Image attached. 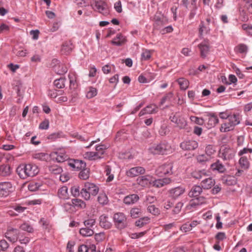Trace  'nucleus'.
Returning a JSON list of instances; mask_svg holds the SVG:
<instances>
[{"mask_svg": "<svg viewBox=\"0 0 252 252\" xmlns=\"http://www.w3.org/2000/svg\"><path fill=\"white\" fill-rule=\"evenodd\" d=\"M139 199L138 195L132 194L126 196L124 199V202L127 205L134 204Z\"/></svg>", "mask_w": 252, "mask_h": 252, "instance_id": "obj_25", "label": "nucleus"}, {"mask_svg": "<svg viewBox=\"0 0 252 252\" xmlns=\"http://www.w3.org/2000/svg\"><path fill=\"white\" fill-rule=\"evenodd\" d=\"M94 238L97 242H101L104 239V233L103 232L96 233L94 235Z\"/></svg>", "mask_w": 252, "mask_h": 252, "instance_id": "obj_61", "label": "nucleus"}, {"mask_svg": "<svg viewBox=\"0 0 252 252\" xmlns=\"http://www.w3.org/2000/svg\"><path fill=\"white\" fill-rule=\"evenodd\" d=\"M26 166L29 177L35 176L39 172V169L35 164H26Z\"/></svg>", "mask_w": 252, "mask_h": 252, "instance_id": "obj_21", "label": "nucleus"}, {"mask_svg": "<svg viewBox=\"0 0 252 252\" xmlns=\"http://www.w3.org/2000/svg\"><path fill=\"white\" fill-rule=\"evenodd\" d=\"M177 82L178 83L179 85L180 86V88L182 90H186L189 85V82L187 79L181 78H179L177 80Z\"/></svg>", "mask_w": 252, "mask_h": 252, "instance_id": "obj_39", "label": "nucleus"}, {"mask_svg": "<svg viewBox=\"0 0 252 252\" xmlns=\"http://www.w3.org/2000/svg\"><path fill=\"white\" fill-rule=\"evenodd\" d=\"M90 176V169L86 168L81 169V171L79 174V177L82 180H87Z\"/></svg>", "mask_w": 252, "mask_h": 252, "instance_id": "obj_36", "label": "nucleus"}, {"mask_svg": "<svg viewBox=\"0 0 252 252\" xmlns=\"http://www.w3.org/2000/svg\"><path fill=\"white\" fill-rule=\"evenodd\" d=\"M99 191V188L95 184L89 182L85 184L84 188L82 189L80 193L82 197L88 200L90 199L91 195H96Z\"/></svg>", "mask_w": 252, "mask_h": 252, "instance_id": "obj_1", "label": "nucleus"}, {"mask_svg": "<svg viewBox=\"0 0 252 252\" xmlns=\"http://www.w3.org/2000/svg\"><path fill=\"white\" fill-rule=\"evenodd\" d=\"M235 152L233 149L229 147H225L220 149L219 152V157L223 160H229L235 156Z\"/></svg>", "mask_w": 252, "mask_h": 252, "instance_id": "obj_7", "label": "nucleus"}, {"mask_svg": "<svg viewBox=\"0 0 252 252\" xmlns=\"http://www.w3.org/2000/svg\"><path fill=\"white\" fill-rule=\"evenodd\" d=\"M53 156L58 162H63L67 158V156L65 154L59 152L54 153Z\"/></svg>", "mask_w": 252, "mask_h": 252, "instance_id": "obj_30", "label": "nucleus"}, {"mask_svg": "<svg viewBox=\"0 0 252 252\" xmlns=\"http://www.w3.org/2000/svg\"><path fill=\"white\" fill-rule=\"evenodd\" d=\"M85 158L88 159L90 160H95L100 158H101L100 155H99V152H88L85 153L84 155Z\"/></svg>", "mask_w": 252, "mask_h": 252, "instance_id": "obj_29", "label": "nucleus"}, {"mask_svg": "<svg viewBox=\"0 0 252 252\" xmlns=\"http://www.w3.org/2000/svg\"><path fill=\"white\" fill-rule=\"evenodd\" d=\"M68 165L76 170H81L86 166V164L84 161L79 159H70L68 162Z\"/></svg>", "mask_w": 252, "mask_h": 252, "instance_id": "obj_14", "label": "nucleus"}, {"mask_svg": "<svg viewBox=\"0 0 252 252\" xmlns=\"http://www.w3.org/2000/svg\"><path fill=\"white\" fill-rule=\"evenodd\" d=\"M169 119L180 129H185L187 126L186 120L178 112L172 114L169 117Z\"/></svg>", "mask_w": 252, "mask_h": 252, "instance_id": "obj_5", "label": "nucleus"}, {"mask_svg": "<svg viewBox=\"0 0 252 252\" xmlns=\"http://www.w3.org/2000/svg\"><path fill=\"white\" fill-rule=\"evenodd\" d=\"M198 144L197 141L193 140L185 141L180 144V147L184 150L191 151L196 149Z\"/></svg>", "mask_w": 252, "mask_h": 252, "instance_id": "obj_8", "label": "nucleus"}, {"mask_svg": "<svg viewBox=\"0 0 252 252\" xmlns=\"http://www.w3.org/2000/svg\"><path fill=\"white\" fill-rule=\"evenodd\" d=\"M205 198L203 197H197L191 199L189 202V205L192 207L199 206L205 202Z\"/></svg>", "mask_w": 252, "mask_h": 252, "instance_id": "obj_33", "label": "nucleus"}, {"mask_svg": "<svg viewBox=\"0 0 252 252\" xmlns=\"http://www.w3.org/2000/svg\"><path fill=\"white\" fill-rule=\"evenodd\" d=\"M19 233L18 229L11 228L7 230L5 236L10 242L14 243L17 240Z\"/></svg>", "mask_w": 252, "mask_h": 252, "instance_id": "obj_12", "label": "nucleus"}, {"mask_svg": "<svg viewBox=\"0 0 252 252\" xmlns=\"http://www.w3.org/2000/svg\"><path fill=\"white\" fill-rule=\"evenodd\" d=\"M114 8L116 11L118 13H121L122 11V4L120 0L116 2L114 4Z\"/></svg>", "mask_w": 252, "mask_h": 252, "instance_id": "obj_63", "label": "nucleus"}, {"mask_svg": "<svg viewBox=\"0 0 252 252\" xmlns=\"http://www.w3.org/2000/svg\"><path fill=\"white\" fill-rule=\"evenodd\" d=\"M50 171L54 174H59L61 173L63 170L62 168L57 165H53L49 167Z\"/></svg>", "mask_w": 252, "mask_h": 252, "instance_id": "obj_49", "label": "nucleus"}, {"mask_svg": "<svg viewBox=\"0 0 252 252\" xmlns=\"http://www.w3.org/2000/svg\"><path fill=\"white\" fill-rule=\"evenodd\" d=\"M215 184V181L211 177L203 179L200 183L201 187L204 189H210Z\"/></svg>", "mask_w": 252, "mask_h": 252, "instance_id": "obj_19", "label": "nucleus"}, {"mask_svg": "<svg viewBox=\"0 0 252 252\" xmlns=\"http://www.w3.org/2000/svg\"><path fill=\"white\" fill-rule=\"evenodd\" d=\"M210 30V29L209 27L205 26L204 24V22L201 21L199 28V33L200 36H202L203 33H209Z\"/></svg>", "mask_w": 252, "mask_h": 252, "instance_id": "obj_41", "label": "nucleus"}, {"mask_svg": "<svg viewBox=\"0 0 252 252\" xmlns=\"http://www.w3.org/2000/svg\"><path fill=\"white\" fill-rule=\"evenodd\" d=\"M239 163L241 168L245 170H247L250 167V163L246 157H242L239 160Z\"/></svg>", "mask_w": 252, "mask_h": 252, "instance_id": "obj_31", "label": "nucleus"}, {"mask_svg": "<svg viewBox=\"0 0 252 252\" xmlns=\"http://www.w3.org/2000/svg\"><path fill=\"white\" fill-rule=\"evenodd\" d=\"M65 79L64 78H60L56 79L54 82L55 86L58 89H62L65 86Z\"/></svg>", "mask_w": 252, "mask_h": 252, "instance_id": "obj_42", "label": "nucleus"}, {"mask_svg": "<svg viewBox=\"0 0 252 252\" xmlns=\"http://www.w3.org/2000/svg\"><path fill=\"white\" fill-rule=\"evenodd\" d=\"M55 70L59 74H63L67 71V68L66 66L61 64L56 68Z\"/></svg>", "mask_w": 252, "mask_h": 252, "instance_id": "obj_50", "label": "nucleus"}, {"mask_svg": "<svg viewBox=\"0 0 252 252\" xmlns=\"http://www.w3.org/2000/svg\"><path fill=\"white\" fill-rule=\"evenodd\" d=\"M211 169L213 171H216L220 173H223L226 171L225 166L219 160L211 165Z\"/></svg>", "mask_w": 252, "mask_h": 252, "instance_id": "obj_17", "label": "nucleus"}, {"mask_svg": "<svg viewBox=\"0 0 252 252\" xmlns=\"http://www.w3.org/2000/svg\"><path fill=\"white\" fill-rule=\"evenodd\" d=\"M236 52L241 54L246 53L248 50V47L244 44H239L235 48Z\"/></svg>", "mask_w": 252, "mask_h": 252, "instance_id": "obj_44", "label": "nucleus"}, {"mask_svg": "<svg viewBox=\"0 0 252 252\" xmlns=\"http://www.w3.org/2000/svg\"><path fill=\"white\" fill-rule=\"evenodd\" d=\"M148 211L154 215H158L160 213L158 208L156 207L154 205H150L148 207Z\"/></svg>", "mask_w": 252, "mask_h": 252, "instance_id": "obj_48", "label": "nucleus"}, {"mask_svg": "<svg viewBox=\"0 0 252 252\" xmlns=\"http://www.w3.org/2000/svg\"><path fill=\"white\" fill-rule=\"evenodd\" d=\"M72 205L73 207H76L80 208H85L86 207V203L83 200L75 198L71 200ZM71 204L67 203L64 204V207L66 208H70Z\"/></svg>", "mask_w": 252, "mask_h": 252, "instance_id": "obj_16", "label": "nucleus"}, {"mask_svg": "<svg viewBox=\"0 0 252 252\" xmlns=\"http://www.w3.org/2000/svg\"><path fill=\"white\" fill-rule=\"evenodd\" d=\"M198 47L200 51V56L202 58H205L210 51V44L208 40H205L204 42L198 44Z\"/></svg>", "mask_w": 252, "mask_h": 252, "instance_id": "obj_11", "label": "nucleus"}, {"mask_svg": "<svg viewBox=\"0 0 252 252\" xmlns=\"http://www.w3.org/2000/svg\"><path fill=\"white\" fill-rule=\"evenodd\" d=\"M183 206V203L181 202H179L178 203H177L172 210V214L175 215L179 213L181 211V208H182Z\"/></svg>", "mask_w": 252, "mask_h": 252, "instance_id": "obj_52", "label": "nucleus"}, {"mask_svg": "<svg viewBox=\"0 0 252 252\" xmlns=\"http://www.w3.org/2000/svg\"><path fill=\"white\" fill-rule=\"evenodd\" d=\"M97 94V90L92 87L89 88V90L86 94V97L89 98H92Z\"/></svg>", "mask_w": 252, "mask_h": 252, "instance_id": "obj_45", "label": "nucleus"}, {"mask_svg": "<svg viewBox=\"0 0 252 252\" xmlns=\"http://www.w3.org/2000/svg\"><path fill=\"white\" fill-rule=\"evenodd\" d=\"M149 219L148 217H144L140 219L135 222V225L138 227H142L148 223Z\"/></svg>", "mask_w": 252, "mask_h": 252, "instance_id": "obj_46", "label": "nucleus"}, {"mask_svg": "<svg viewBox=\"0 0 252 252\" xmlns=\"http://www.w3.org/2000/svg\"><path fill=\"white\" fill-rule=\"evenodd\" d=\"M14 52L17 56L21 57H25L27 54L26 50H22L17 51L15 49H14Z\"/></svg>", "mask_w": 252, "mask_h": 252, "instance_id": "obj_58", "label": "nucleus"}, {"mask_svg": "<svg viewBox=\"0 0 252 252\" xmlns=\"http://www.w3.org/2000/svg\"><path fill=\"white\" fill-rule=\"evenodd\" d=\"M113 220L115 227L118 229H123L127 226V218L123 213L119 212L114 214Z\"/></svg>", "mask_w": 252, "mask_h": 252, "instance_id": "obj_3", "label": "nucleus"}, {"mask_svg": "<svg viewBox=\"0 0 252 252\" xmlns=\"http://www.w3.org/2000/svg\"><path fill=\"white\" fill-rule=\"evenodd\" d=\"M208 116V125L210 127L215 126L219 123V119L214 113H209Z\"/></svg>", "mask_w": 252, "mask_h": 252, "instance_id": "obj_28", "label": "nucleus"}, {"mask_svg": "<svg viewBox=\"0 0 252 252\" xmlns=\"http://www.w3.org/2000/svg\"><path fill=\"white\" fill-rule=\"evenodd\" d=\"M205 151L206 154L211 156L215 153V150L213 149L212 146L209 145L206 147Z\"/></svg>", "mask_w": 252, "mask_h": 252, "instance_id": "obj_62", "label": "nucleus"}, {"mask_svg": "<svg viewBox=\"0 0 252 252\" xmlns=\"http://www.w3.org/2000/svg\"><path fill=\"white\" fill-rule=\"evenodd\" d=\"M95 7L96 10L104 15H107L109 13L107 4L103 1L100 0L95 1Z\"/></svg>", "mask_w": 252, "mask_h": 252, "instance_id": "obj_10", "label": "nucleus"}, {"mask_svg": "<svg viewBox=\"0 0 252 252\" xmlns=\"http://www.w3.org/2000/svg\"><path fill=\"white\" fill-rule=\"evenodd\" d=\"M151 57V55L149 51L146 50L143 52L141 54V59L142 60H148Z\"/></svg>", "mask_w": 252, "mask_h": 252, "instance_id": "obj_56", "label": "nucleus"}, {"mask_svg": "<svg viewBox=\"0 0 252 252\" xmlns=\"http://www.w3.org/2000/svg\"><path fill=\"white\" fill-rule=\"evenodd\" d=\"M215 238L219 241H222L226 238L225 234L222 232H219L216 235Z\"/></svg>", "mask_w": 252, "mask_h": 252, "instance_id": "obj_64", "label": "nucleus"}, {"mask_svg": "<svg viewBox=\"0 0 252 252\" xmlns=\"http://www.w3.org/2000/svg\"><path fill=\"white\" fill-rule=\"evenodd\" d=\"M11 174V169L9 165H1V176H7Z\"/></svg>", "mask_w": 252, "mask_h": 252, "instance_id": "obj_35", "label": "nucleus"}, {"mask_svg": "<svg viewBox=\"0 0 252 252\" xmlns=\"http://www.w3.org/2000/svg\"><path fill=\"white\" fill-rule=\"evenodd\" d=\"M158 112V107L155 105H150L146 106L145 108L141 110L139 112V115L140 116H143L145 114H154Z\"/></svg>", "mask_w": 252, "mask_h": 252, "instance_id": "obj_20", "label": "nucleus"}, {"mask_svg": "<svg viewBox=\"0 0 252 252\" xmlns=\"http://www.w3.org/2000/svg\"><path fill=\"white\" fill-rule=\"evenodd\" d=\"M185 191V189L183 187H176L169 190V195L170 197L175 199L183 194Z\"/></svg>", "mask_w": 252, "mask_h": 252, "instance_id": "obj_15", "label": "nucleus"}, {"mask_svg": "<svg viewBox=\"0 0 252 252\" xmlns=\"http://www.w3.org/2000/svg\"><path fill=\"white\" fill-rule=\"evenodd\" d=\"M73 48L71 41H65L62 45L61 52L63 54L67 55L69 54Z\"/></svg>", "mask_w": 252, "mask_h": 252, "instance_id": "obj_24", "label": "nucleus"}, {"mask_svg": "<svg viewBox=\"0 0 252 252\" xmlns=\"http://www.w3.org/2000/svg\"><path fill=\"white\" fill-rule=\"evenodd\" d=\"M13 190V188L10 182H1V196L6 197Z\"/></svg>", "mask_w": 252, "mask_h": 252, "instance_id": "obj_9", "label": "nucleus"}, {"mask_svg": "<svg viewBox=\"0 0 252 252\" xmlns=\"http://www.w3.org/2000/svg\"><path fill=\"white\" fill-rule=\"evenodd\" d=\"M171 181V179L169 178L158 179L156 180L153 182V185L154 186L157 188H161L166 185L169 184Z\"/></svg>", "mask_w": 252, "mask_h": 252, "instance_id": "obj_26", "label": "nucleus"}, {"mask_svg": "<svg viewBox=\"0 0 252 252\" xmlns=\"http://www.w3.org/2000/svg\"><path fill=\"white\" fill-rule=\"evenodd\" d=\"M42 186L40 182H32L28 185V189L30 191H35L40 189Z\"/></svg>", "mask_w": 252, "mask_h": 252, "instance_id": "obj_37", "label": "nucleus"}, {"mask_svg": "<svg viewBox=\"0 0 252 252\" xmlns=\"http://www.w3.org/2000/svg\"><path fill=\"white\" fill-rule=\"evenodd\" d=\"M84 225L86 227L89 228L92 227L95 223V220L94 219H89L86 220L84 222Z\"/></svg>", "mask_w": 252, "mask_h": 252, "instance_id": "obj_55", "label": "nucleus"}, {"mask_svg": "<svg viewBox=\"0 0 252 252\" xmlns=\"http://www.w3.org/2000/svg\"><path fill=\"white\" fill-rule=\"evenodd\" d=\"M173 165L171 162L164 163L158 167L156 170V175L159 177L170 175L173 173Z\"/></svg>", "mask_w": 252, "mask_h": 252, "instance_id": "obj_6", "label": "nucleus"}, {"mask_svg": "<svg viewBox=\"0 0 252 252\" xmlns=\"http://www.w3.org/2000/svg\"><path fill=\"white\" fill-rule=\"evenodd\" d=\"M228 123H225L221 125L220 127L221 132H227L233 129L234 126L239 124L240 121L238 115L234 114L230 115L228 118Z\"/></svg>", "mask_w": 252, "mask_h": 252, "instance_id": "obj_4", "label": "nucleus"}, {"mask_svg": "<svg viewBox=\"0 0 252 252\" xmlns=\"http://www.w3.org/2000/svg\"><path fill=\"white\" fill-rule=\"evenodd\" d=\"M136 181L137 184L142 187H148L151 184V177L149 175L139 176Z\"/></svg>", "mask_w": 252, "mask_h": 252, "instance_id": "obj_18", "label": "nucleus"}, {"mask_svg": "<svg viewBox=\"0 0 252 252\" xmlns=\"http://www.w3.org/2000/svg\"><path fill=\"white\" fill-rule=\"evenodd\" d=\"M99 224L101 227L105 229H109L112 226V223L109 220L108 216L105 215H102L100 216Z\"/></svg>", "mask_w": 252, "mask_h": 252, "instance_id": "obj_22", "label": "nucleus"}, {"mask_svg": "<svg viewBox=\"0 0 252 252\" xmlns=\"http://www.w3.org/2000/svg\"><path fill=\"white\" fill-rule=\"evenodd\" d=\"M145 172V169L141 166H137L130 168L126 171V174L129 177H134L141 174H143Z\"/></svg>", "mask_w": 252, "mask_h": 252, "instance_id": "obj_13", "label": "nucleus"}, {"mask_svg": "<svg viewBox=\"0 0 252 252\" xmlns=\"http://www.w3.org/2000/svg\"><path fill=\"white\" fill-rule=\"evenodd\" d=\"M111 168L109 166L106 165L105 167V172L106 175L108 176V177L106 180L107 182H110L113 180L114 178V175L113 174H110L111 173Z\"/></svg>", "mask_w": 252, "mask_h": 252, "instance_id": "obj_51", "label": "nucleus"}, {"mask_svg": "<svg viewBox=\"0 0 252 252\" xmlns=\"http://www.w3.org/2000/svg\"><path fill=\"white\" fill-rule=\"evenodd\" d=\"M71 192L72 194L74 196H78L79 195L80 193L81 194L79 191V187L74 186L72 187L71 189Z\"/></svg>", "mask_w": 252, "mask_h": 252, "instance_id": "obj_59", "label": "nucleus"}, {"mask_svg": "<svg viewBox=\"0 0 252 252\" xmlns=\"http://www.w3.org/2000/svg\"><path fill=\"white\" fill-rule=\"evenodd\" d=\"M158 132L161 136H165L168 134L169 130L168 126L166 124L161 125L158 130Z\"/></svg>", "mask_w": 252, "mask_h": 252, "instance_id": "obj_47", "label": "nucleus"}, {"mask_svg": "<svg viewBox=\"0 0 252 252\" xmlns=\"http://www.w3.org/2000/svg\"><path fill=\"white\" fill-rule=\"evenodd\" d=\"M49 122L48 120H45L40 123L39 128L42 129H47L49 127Z\"/></svg>", "mask_w": 252, "mask_h": 252, "instance_id": "obj_60", "label": "nucleus"}, {"mask_svg": "<svg viewBox=\"0 0 252 252\" xmlns=\"http://www.w3.org/2000/svg\"><path fill=\"white\" fill-rule=\"evenodd\" d=\"M202 192V188L201 186L195 185L192 187L189 195L190 197H197Z\"/></svg>", "mask_w": 252, "mask_h": 252, "instance_id": "obj_27", "label": "nucleus"}, {"mask_svg": "<svg viewBox=\"0 0 252 252\" xmlns=\"http://www.w3.org/2000/svg\"><path fill=\"white\" fill-rule=\"evenodd\" d=\"M80 234L83 237H89L92 236L94 234V230L88 227L82 228L79 231Z\"/></svg>", "mask_w": 252, "mask_h": 252, "instance_id": "obj_34", "label": "nucleus"}, {"mask_svg": "<svg viewBox=\"0 0 252 252\" xmlns=\"http://www.w3.org/2000/svg\"><path fill=\"white\" fill-rule=\"evenodd\" d=\"M191 175L195 179H200L203 176H205L206 174L204 170H195L193 171Z\"/></svg>", "mask_w": 252, "mask_h": 252, "instance_id": "obj_40", "label": "nucleus"}, {"mask_svg": "<svg viewBox=\"0 0 252 252\" xmlns=\"http://www.w3.org/2000/svg\"><path fill=\"white\" fill-rule=\"evenodd\" d=\"M149 151L154 155H166L171 151V146L166 142H161L151 147Z\"/></svg>", "mask_w": 252, "mask_h": 252, "instance_id": "obj_2", "label": "nucleus"}, {"mask_svg": "<svg viewBox=\"0 0 252 252\" xmlns=\"http://www.w3.org/2000/svg\"><path fill=\"white\" fill-rule=\"evenodd\" d=\"M26 164H20L18 166L16 172L19 177L23 179H26L29 177L28 172L27 171Z\"/></svg>", "mask_w": 252, "mask_h": 252, "instance_id": "obj_23", "label": "nucleus"}, {"mask_svg": "<svg viewBox=\"0 0 252 252\" xmlns=\"http://www.w3.org/2000/svg\"><path fill=\"white\" fill-rule=\"evenodd\" d=\"M20 228L24 231H27L29 233H32L34 231V229L33 227L27 222H24L22 224Z\"/></svg>", "mask_w": 252, "mask_h": 252, "instance_id": "obj_43", "label": "nucleus"}, {"mask_svg": "<svg viewBox=\"0 0 252 252\" xmlns=\"http://www.w3.org/2000/svg\"><path fill=\"white\" fill-rule=\"evenodd\" d=\"M58 194L61 199H67L68 198L67 188L66 186H63L61 188L58 190Z\"/></svg>", "mask_w": 252, "mask_h": 252, "instance_id": "obj_32", "label": "nucleus"}, {"mask_svg": "<svg viewBox=\"0 0 252 252\" xmlns=\"http://www.w3.org/2000/svg\"><path fill=\"white\" fill-rule=\"evenodd\" d=\"M97 201L102 205H105L108 203V198L105 193H100L97 197Z\"/></svg>", "mask_w": 252, "mask_h": 252, "instance_id": "obj_38", "label": "nucleus"}, {"mask_svg": "<svg viewBox=\"0 0 252 252\" xmlns=\"http://www.w3.org/2000/svg\"><path fill=\"white\" fill-rule=\"evenodd\" d=\"M173 94L172 92H169L164 97H162L160 101V104H163L167 100H170L173 97Z\"/></svg>", "mask_w": 252, "mask_h": 252, "instance_id": "obj_54", "label": "nucleus"}, {"mask_svg": "<svg viewBox=\"0 0 252 252\" xmlns=\"http://www.w3.org/2000/svg\"><path fill=\"white\" fill-rule=\"evenodd\" d=\"M140 213V209L138 208H132L130 211L131 216L133 218L139 217Z\"/></svg>", "mask_w": 252, "mask_h": 252, "instance_id": "obj_53", "label": "nucleus"}, {"mask_svg": "<svg viewBox=\"0 0 252 252\" xmlns=\"http://www.w3.org/2000/svg\"><path fill=\"white\" fill-rule=\"evenodd\" d=\"M10 27L6 24L1 23V32L8 33L10 32Z\"/></svg>", "mask_w": 252, "mask_h": 252, "instance_id": "obj_57", "label": "nucleus"}]
</instances>
